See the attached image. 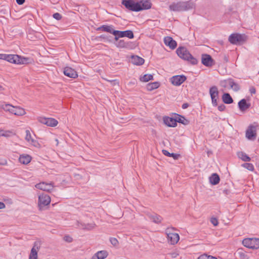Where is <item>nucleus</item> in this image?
<instances>
[{"label": "nucleus", "instance_id": "f257e3e1", "mask_svg": "<svg viewBox=\"0 0 259 259\" xmlns=\"http://www.w3.org/2000/svg\"><path fill=\"white\" fill-rule=\"evenodd\" d=\"M195 7V3L191 1H179L171 3L169 6V9L174 12L187 11L194 9Z\"/></svg>", "mask_w": 259, "mask_h": 259}, {"label": "nucleus", "instance_id": "f03ea898", "mask_svg": "<svg viewBox=\"0 0 259 259\" xmlns=\"http://www.w3.org/2000/svg\"><path fill=\"white\" fill-rule=\"evenodd\" d=\"M122 4L126 9L132 11L139 12L145 9V5L142 2H138L134 0H122Z\"/></svg>", "mask_w": 259, "mask_h": 259}, {"label": "nucleus", "instance_id": "7ed1b4c3", "mask_svg": "<svg viewBox=\"0 0 259 259\" xmlns=\"http://www.w3.org/2000/svg\"><path fill=\"white\" fill-rule=\"evenodd\" d=\"M0 107L5 111L17 116H23L26 113L24 108L20 106H14L9 104H2Z\"/></svg>", "mask_w": 259, "mask_h": 259}, {"label": "nucleus", "instance_id": "20e7f679", "mask_svg": "<svg viewBox=\"0 0 259 259\" xmlns=\"http://www.w3.org/2000/svg\"><path fill=\"white\" fill-rule=\"evenodd\" d=\"M177 53L181 58L190 62L192 64H196L197 63V59L194 58L184 47H179L177 49Z\"/></svg>", "mask_w": 259, "mask_h": 259}, {"label": "nucleus", "instance_id": "39448f33", "mask_svg": "<svg viewBox=\"0 0 259 259\" xmlns=\"http://www.w3.org/2000/svg\"><path fill=\"white\" fill-rule=\"evenodd\" d=\"M6 61L17 64H26L30 63L29 58L22 57L17 55H7Z\"/></svg>", "mask_w": 259, "mask_h": 259}, {"label": "nucleus", "instance_id": "423d86ee", "mask_svg": "<svg viewBox=\"0 0 259 259\" xmlns=\"http://www.w3.org/2000/svg\"><path fill=\"white\" fill-rule=\"evenodd\" d=\"M174 228H167L165 230V233L166 235V238L168 243L171 245L177 244L179 239L180 237L178 233H175Z\"/></svg>", "mask_w": 259, "mask_h": 259}, {"label": "nucleus", "instance_id": "0eeeda50", "mask_svg": "<svg viewBox=\"0 0 259 259\" xmlns=\"http://www.w3.org/2000/svg\"><path fill=\"white\" fill-rule=\"evenodd\" d=\"M228 40L233 45L241 44L246 40V36L237 33H232L229 36Z\"/></svg>", "mask_w": 259, "mask_h": 259}, {"label": "nucleus", "instance_id": "6e6552de", "mask_svg": "<svg viewBox=\"0 0 259 259\" xmlns=\"http://www.w3.org/2000/svg\"><path fill=\"white\" fill-rule=\"evenodd\" d=\"M243 245L249 248L258 249L259 248V239L255 238H245L242 241Z\"/></svg>", "mask_w": 259, "mask_h": 259}, {"label": "nucleus", "instance_id": "1a4fd4ad", "mask_svg": "<svg viewBox=\"0 0 259 259\" xmlns=\"http://www.w3.org/2000/svg\"><path fill=\"white\" fill-rule=\"evenodd\" d=\"M209 94L210 95L211 103L213 106H218V101L219 99V93L217 87L213 85L211 87L209 90Z\"/></svg>", "mask_w": 259, "mask_h": 259}, {"label": "nucleus", "instance_id": "9d476101", "mask_svg": "<svg viewBox=\"0 0 259 259\" xmlns=\"http://www.w3.org/2000/svg\"><path fill=\"white\" fill-rule=\"evenodd\" d=\"M40 246L41 243L40 242L36 241L34 243L29 255L28 259H38V252L40 248Z\"/></svg>", "mask_w": 259, "mask_h": 259}, {"label": "nucleus", "instance_id": "9b49d317", "mask_svg": "<svg viewBox=\"0 0 259 259\" xmlns=\"http://www.w3.org/2000/svg\"><path fill=\"white\" fill-rule=\"evenodd\" d=\"M113 35H115V39L117 40L119 37H127L129 38L134 37V34L132 30L118 31L116 30L113 32Z\"/></svg>", "mask_w": 259, "mask_h": 259}, {"label": "nucleus", "instance_id": "f8f14e48", "mask_svg": "<svg viewBox=\"0 0 259 259\" xmlns=\"http://www.w3.org/2000/svg\"><path fill=\"white\" fill-rule=\"evenodd\" d=\"M38 120L39 122L44 124L52 127L56 126L58 123V121L53 118L40 117L38 118Z\"/></svg>", "mask_w": 259, "mask_h": 259}, {"label": "nucleus", "instance_id": "ddd939ff", "mask_svg": "<svg viewBox=\"0 0 259 259\" xmlns=\"http://www.w3.org/2000/svg\"><path fill=\"white\" fill-rule=\"evenodd\" d=\"M51 202L50 197L46 194H41L38 196V206L42 207L49 205Z\"/></svg>", "mask_w": 259, "mask_h": 259}, {"label": "nucleus", "instance_id": "4468645a", "mask_svg": "<svg viewBox=\"0 0 259 259\" xmlns=\"http://www.w3.org/2000/svg\"><path fill=\"white\" fill-rule=\"evenodd\" d=\"M187 78L184 75H175L170 78L171 83L175 86H179L182 84Z\"/></svg>", "mask_w": 259, "mask_h": 259}, {"label": "nucleus", "instance_id": "2eb2a0df", "mask_svg": "<svg viewBox=\"0 0 259 259\" xmlns=\"http://www.w3.org/2000/svg\"><path fill=\"white\" fill-rule=\"evenodd\" d=\"M35 187L38 189L45 191L51 192L53 190L55 186L52 183L41 182L36 184Z\"/></svg>", "mask_w": 259, "mask_h": 259}, {"label": "nucleus", "instance_id": "dca6fc26", "mask_svg": "<svg viewBox=\"0 0 259 259\" xmlns=\"http://www.w3.org/2000/svg\"><path fill=\"white\" fill-rule=\"evenodd\" d=\"M26 133V136L25 137V140L31 145L36 147V148H39L40 147V145L39 143L35 140L32 137L30 132L29 130H26L25 131Z\"/></svg>", "mask_w": 259, "mask_h": 259}, {"label": "nucleus", "instance_id": "f3484780", "mask_svg": "<svg viewBox=\"0 0 259 259\" xmlns=\"http://www.w3.org/2000/svg\"><path fill=\"white\" fill-rule=\"evenodd\" d=\"M256 128L255 126L250 125L246 131V137L250 140H254L256 138Z\"/></svg>", "mask_w": 259, "mask_h": 259}, {"label": "nucleus", "instance_id": "a211bd4d", "mask_svg": "<svg viewBox=\"0 0 259 259\" xmlns=\"http://www.w3.org/2000/svg\"><path fill=\"white\" fill-rule=\"evenodd\" d=\"M63 73L65 75L70 78H75L78 76L76 71L69 67H65L64 68Z\"/></svg>", "mask_w": 259, "mask_h": 259}, {"label": "nucleus", "instance_id": "6ab92c4d", "mask_svg": "<svg viewBox=\"0 0 259 259\" xmlns=\"http://www.w3.org/2000/svg\"><path fill=\"white\" fill-rule=\"evenodd\" d=\"M164 44L169 47L172 50L175 49L177 47V42L172 39L170 36H166L163 39Z\"/></svg>", "mask_w": 259, "mask_h": 259}, {"label": "nucleus", "instance_id": "aec40b11", "mask_svg": "<svg viewBox=\"0 0 259 259\" xmlns=\"http://www.w3.org/2000/svg\"><path fill=\"white\" fill-rule=\"evenodd\" d=\"M202 63L206 66H211L213 65V60L208 54H203L201 58Z\"/></svg>", "mask_w": 259, "mask_h": 259}, {"label": "nucleus", "instance_id": "412c9836", "mask_svg": "<svg viewBox=\"0 0 259 259\" xmlns=\"http://www.w3.org/2000/svg\"><path fill=\"white\" fill-rule=\"evenodd\" d=\"M95 227V224L94 223L85 224L84 223H80L78 221H77L76 223V228L83 230H90L94 229Z\"/></svg>", "mask_w": 259, "mask_h": 259}, {"label": "nucleus", "instance_id": "4be33fe9", "mask_svg": "<svg viewBox=\"0 0 259 259\" xmlns=\"http://www.w3.org/2000/svg\"><path fill=\"white\" fill-rule=\"evenodd\" d=\"M31 159L32 158L29 155L23 154L20 155L19 161L21 163L26 165L30 163Z\"/></svg>", "mask_w": 259, "mask_h": 259}, {"label": "nucleus", "instance_id": "5701e85b", "mask_svg": "<svg viewBox=\"0 0 259 259\" xmlns=\"http://www.w3.org/2000/svg\"><path fill=\"white\" fill-rule=\"evenodd\" d=\"M147 215H148L149 219L153 222L155 223H159L161 222L162 218L160 215L155 213H148L147 214Z\"/></svg>", "mask_w": 259, "mask_h": 259}, {"label": "nucleus", "instance_id": "b1692460", "mask_svg": "<svg viewBox=\"0 0 259 259\" xmlns=\"http://www.w3.org/2000/svg\"><path fill=\"white\" fill-rule=\"evenodd\" d=\"M163 122L166 125L170 127H175L177 125V123H176L175 118L170 117H164Z\"/></svg>", "mask_w": 259, "mask_h": 259}, {"label": "nucleus", "instance_id": "393cba45", "mask_svg": "<svg viewBox=\"0 0 259 259\" xmlns=\"http://www.w3.org/2000/svg\"><path fill=\"white\" fill-rule=\"evenodd\" d=\"M144 59L138 56H133L131 58V62L137 65H142L144 63Z\"/></svg>", "mask_w": 259, "mask_h": 259}, {"label": "nucleus", "instance_id": "a878e982", "mask_svg": "<svg viewBox=\"0 0 259 259\" xmlns=\"http://www.w3.org/2000/svg\"><path fill=\"white\" fill-rule=\"evenodd\" d=\"M238 107L242 111H245L250 107V104L246 103L245 99H243L238 102Z\"/></svg>", "mask_w": 259, "mask_h": 259}, {"label": "nucleus", "instance_id": "bb28decb", "mask_svg": "<svg viewBox=\"0 0 259 259\" xmlns=\"http://www.w3.org/2000/svg\"><path fill=\"white\" fill-rule=\"evenodd\" d=\"M229 84V87L232 90H233L235 92H237L239 90L240 87L239 85L234 82L233 79L231 78L228 79V81L226 82Z\"/></svg>", "mask_w": 259, "mask_h": 259}, {"label": "nucleus", "instance_id": "cd10ccee", "mask_svg": "<svg viewBox=\"0 0 259 259\" xmlns=\"http://www.w3.org/2000/svg\"><path fill=\"white\" fill-rule=\"evenodd\" d=\"M108 256V252L106 250L98 251L93 256L96 259H104Z\"/></svg>", "mask_w": 259, "mask_h": 259}, {"label": "nucleus", "instance_id": "c85d7f7f", "mask_svg": "<svg viewBox=\"0 0 259 259\" xmlns=\"http://www.w3.org/2000/svg\"><path fill=\"white\" fill-rule=\"evenodd\" d=\"M97 30H101L104 31L109 32L113 34V32L115 31L113 29V26L112 25L109 26V25H102L101 27L98 28Z\"/></svg>", "mask_w": 259, "mask_h": 259}, {"label": "nucleus", "instance_id": "c756f323", "mask_svg": "<svg viewBox=\"0 0 259 259\" xmlns=\"http://www.w3.org/2000/svg\"><path fill=\"white\" fill-rule=\"evenodd\" d=\"M160 86V82L155 81L147 83V90L151 91L158 88Z\"/></svg>", "mask_w": 259, "mask_h": 259}, {"label": "nucleus", "instance_id": "7c9ffc66", "mask_svg": "<svg viewBox=\"0 0 259 259\" xmlns=\"http://www.w3.org/2000/svg\"><path fill=\"white\" fill-rule=\"evenodd\" d=\"M222 100L225 104H231L233 102L232 98L229 93H224L222 96Z\"/></svg>", "mask_w": 259, "mask_h": 259}, {"label": "nucleus", "instance_id": "2f4dec72", "mask_svg": "<svg viewBox=\"0 0 259 259\" xmlns=\"http://www.w3.org/2000/svg\"><path fill=\"white\" fill-rule=\"evenodd\" d=\"M220 177L219 175L215 173L213 174L210 177H209V182L212 185H217L220 182Z\"/></svg>", "mask_w": 259, "mask_h": 259}, {"label": "nucleus", "instance_id": "473e14b6", "mask_svg": "<svg viewBox=\"0 0 259 259\" xmlns=\"http://www.w3.org/2000/svg\"><path fill=\"white\" fill-rule=\"evenodd\" d=\"M175 120L176 123H177V122H179L186 125L189 122L188 120H187L184 117L179 114H176Z\"/></svg>", "mask_w": 259, "mask_h": 259}, {"label": "nucleus", "instance_id": "72a5a7b5", "mask_svg": "<svg viewBox=\"0 0 259 259\" xmlns=\"http://www.w3.org/2000/svg\"><path fill=\"white\" fill-rule=\"evenodd\" d=\"M14 135H15V133L12 131H4L2 129L1 130V137L3 136L6 138H9Z\"/></svg>", "mask_w": 259, "mask_h": 259}, {"label": "nucleus", "instance_id": "f704fd0d", "mask_svg": "<svg viewBox=\"0 0 259 259\" xmlns=\"http://www.w3.org/2000/svg\"><path fill=\"white\" fill-rule=\"evenodd\" d=\"M197 259H222V258H217L216 257L211 256V255H208L206 254H203L201 255H200Z\"/></svg>", "mask_w": 259, "mask_h": 259}, {"label": "nucleus", "instance_id": "c9c22d12", "mask_svg": "<svg viewBox=\"0 0 259 259\" xmlns=\"http://www.w3.org/2000/svg\"><path fill=\"white\" fill-rule=\"evenodd\" d=\"M116 45L118 48H126L127 47V44L121 39L119 40Z\"/></svg>", "mask_w": 259, "mask_h": 259}, {"label": "nucleus", "instance_id": "e433bc0d", "mask_svg": "<svg viewBox=\"0 0 259 259\" xmlns=\"http://www.w3.org/2000/svg\"><path fill=\"white\" fill-rule=\"evenodd\" d=\"M239 156L244 161H250V158L245 153H241V154L239 155Z\"/></svg>", "mask_w": 259, "mask_h": 259}, {"label": "nucleus", "instance_id": "4c0bfd02", "mask_svg": "<svg viewBox=\"0 0 259 259\" xmlns=\"http://www.w3.org/2000/svg\"><path fill=\"white\" fill-rule=\"evenodd\" d=\"M237 254L240 259H248L247 255L242 251H238Z\"/></svg>", "mask_w": 259, "mask_h": 259}, {"label": "nucleus", "instance_id": "58836bf2", "mask_svg": "<svg viewBox=\"0 0 259 259\" xmlns=\"http://www.w3.org/2000/svg\"><path fill=\"white\" fill-rule=\"evenodd\" d=\"M244 167L250 171L254 170V166L252 164L249 163H246L244 164Z\"/></svg>", "mask_w": 259, "mask_h": 259}, {"label": "nucleus", "instance_id": "ea45409f", "mask_svg": "<svg viewBox=\"0 0 259 259\" xmlns=\"http://www.w3.org/2000/svg\"><path fill=\"white\" fill-rule=\"evenodd\" d=\"M110 241L111 243L114 246H117L118 244V241L115 238H111L110 239Z\"/></svg>", "mask_w": 259, "mask_h": 259}, {"label": "nucleus", "instance_id": "a19ab883", "mask_svg": "<svg viewBox=\"0 0 259 259\" xmlns=\"http://www.w3.org/2000/svg\"><path fill=\"white\" fill-rule=\"evenodd\" d=\"M53 17L54 19L57 20H60L62 18L61 15L59 13L54 14Z\"/></svg>", "mask_w": 259, "mask_h": 259}, {"label": "nucleus", "instance_id": "79ce46f5", "mask_svg": "<svg viewBox=\"0 0 259 259\" xmlns=\"http://www.w3.org/2000/svg\"><path fill=\"white\" fill-rule=\"evenodd\" d=\"M106 80H107V81L109 82L112 85H115L116 84H117L118 85V82L117 81V80H108V79H105Z\"/></svg>", "mask_w": 259, "mask_h": 259}, {"label": "nucleus", "instance_id": "37998d69", "mask_svg": "<svg viewBox=\"0 0 259 259\" xmlns=\"http://www.w3.org/2000/svg\"><path fill=\"white\" fill-rule=\"evenodd\" d=\"M169 254L170 255V256L172 257V258H176L177 257H178L179 255V253L177 251H174V252H170L169 253Z\"/></svg>", "mask_w": 259, "mask_h": 259}, {"label": "nucleus", "instance_id": "c03bdc74", "mask_svg": "<svg viewBox=\"0 0 259 259\" xmlns=\"http://www.w3.org/2000/svg\"><path fill=\"white\" fill-rule=\"evenodd\" d=\"M211 223L215 226H217L218 224V220L215 218H212L210 220Z\"/></svg>", "mask_w": 259, "mask_h": 259}, {"label": "nucleus", "instance_id": "a18cd8bd", "mask_svg": "<svg viewBox=\"0 0 259 259\" xmlns=\"http://www.w3.org/2000/svg\"><path fill=\"white\" fill-rule=\"evenodd\" d=\"M64 239L67 242H71L72 241V238L70 236L67 235L64 237Z\"/></svg>", "mask_w": 259, "mask_h": 259}, {"label": "nucleus", "instance_id": "49530a36", "mask_svg": "<svg viewBox=\"0 0 259 259\" xmlns=\"http://www.w3.org/2000/svg\"><path fill=\"white\" fill-rule=\"evenodd\" d=\"M228 81V79L224 80L221 82L222 85L224 88H227L229 87V84L226 82Z\"/></svg>", "mask_w": 259, "mask_h": 259}, {"label": "nucleus", "instance_id": "de8ad7c7", "mask_svg": "<svg viewBox=\"0 0 259 259\" xmlns=\"http://www.w3.org/2000/svg\"><path fill=\"white\" fill-rule=\"evenodd\" d=\"M218 108L219 111H223L225 110L226 106L224 104H221L218 106Z\"/></svg>", "mask_w": 259, "mask_h": 259}, {"label": "nucleus", "instance_id": "09e8293b", "mask_svg": "<svg viewBox=\"0 0 259 259\" xmlns=\"http://www.w3.org/2000/svg\"><path fill=\"white\" fill-rule=\"evenodd\" d=\"M249 92L251 94H254L256 92V90L254 87H251L249 89Z\"/></svg>", "mask_w": 259, "mask_h": 259}, {"label": "nucleus", "instance_id": "8fccbe9b", "mask_svg": "<svg viewBox=\"0 0 259 259\" xmlns=\"http://www.w3.org/2000/svg\"><path fill=\"white\" fill-rule=\"evenodd\" d=\"M7 55L4 54H0V59L6 61Z\"/></svg>", "mask_w": 259, "mask_h": 259}, {"label": "nucleus", "instance_id": "3c124183", "mask_svg": "<svg viewBox=\"0 0 259 259\" xmlns=\"http://www.w3.org/2000/svg\"><path fill=\"white\" fill-rule=\"evenodd\" d=\"M162 152L165 155L168 156H170L171 155H173V153L170 154L169 152H168L167 150H163Z\"/></svg>", "mask_w": 259, "mask_h": 259}, {"label": "nucleus", "instance_id": "603ef678", "mask_svg": "<svg viewBox=\"0 0 259 259\" xmlns=\"http://www.w3.org/2000/svg\"><path fill=\"white\" fill-rule=\"evenodd\" d=\"M153 76L152 74H147V82L149 80H153Z\"/></svg>", "mask_w": 259, "mask_h": 259}, {"label": "nucleus", "instance_id": "864d4df0", "mask_svg": "<svg viewBox=\"0 0 259 259\" xmlns=\"http://www.w3.org/2000/svg\"><path fill=\"white\" fill-rule=\"evenodd\" d=\"M151 8V3L148 0H147V10Z\"/></svg>", "mask_w": 259, "mask_h": 259}, {"label": "nucleus", "instance_id": "5fc2aeb1", "mask_svg": "<svg viewBox=\"0 0 259 259\" xmlns=\"http://www.w3.org/2000/svg\"><path fill=\"white\" fill-rule=\"evenodd\" d=\"M140 81L142 82H146V74H144L142 76H141L140 78Z\"/></svg>", "mask_w": 259, "mask_h": 259}, {"label": "nucleus", "instance_id": "6e6d98bb", "mask_svg": "<svg viewBox=\"0 0 259 259\" xmlns=\"http://www.w3.org/2000/svg\"><path fill=\"white\" fill-rule=\"evenodd\" d=\"M5 207H6V205H5V203H3V202L0 201V209H4L5 208Z\"/></svg>", "mask_w": 259, "mask_h": 259}, {"label": "nucleus", "instance_id": "4d7b16f0", "mask_svg": "<svg viewBox=\"0 0 259 259\" xmlns=\"http://www.w3.org/2000/svg\"><path fill=\"white\" fill-rule=\"evenodd\" d=\"M16 1L18 5H22L25 2V0H16Z\"/></svg>", "mask_w": 259, "mask_h": 259}, {"label": "nucleus", "instance_id": "13d9d810", "mask_svg": "<svg viewBox=\"0 0 259 259\" xmlns=\"http://www.w3.org/2000/svg\"><path fill=\"white\" fill-rule=\"evenodd\" d=\"M188 107V104L187 103L183 104L182 105V108L183 109H186Z\"/></svg>", "mask_w": 259, "mask_h": 259}, {"label": "nucleus", "instance_id": "bf43d9fd", "mask_svg": "<svg viewBox=\"0 0 259 259\" xmlns=\"http://www.w3.org/2000/svg\"><path fill=\"white\" fill-rule=\"evenodd\" d=\"M6 163H7V161H5L4 162L0 163V164H2V165L6 164Z\"/></svg>", "mask_w": 259, "mask_h": 259}, {"label": "nucleus", "instance_id": "052dcab7", "mask_svg": "<svg viewBox=\"0 0 259 259\" xmlns=\"http://www.w3.org/2000/svg\"><path fill=\"white\" fill-rule=\"evenodd\" d=\"M56 141L57 142V145L58 144V140L57 139H56Z\"/></svg>", "mask_w": 259, "mask_h": 259}, {"label": "nucleus", "instance_id": "680f3d73", "mask_svg": "<svg viewBox=\"0 0 259 259\" xmlns=\"http://www.w3.org/2000/svg\"><path fill=\"white\" fill-rule=\"evenodd\" d=\"M3 90V87L0 85V90Z\"/></svg>", "mask_w": 259, "mask_h": 259}]
</instances>
